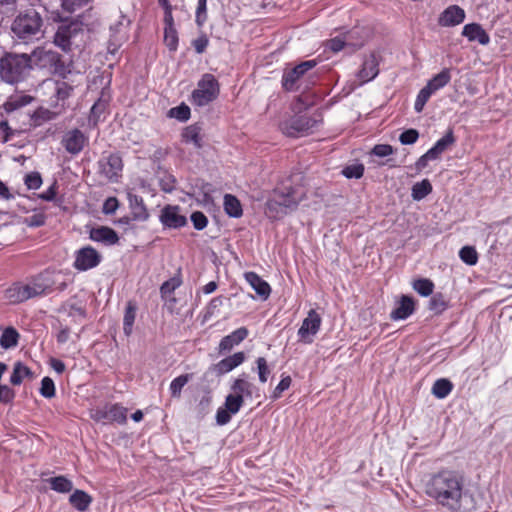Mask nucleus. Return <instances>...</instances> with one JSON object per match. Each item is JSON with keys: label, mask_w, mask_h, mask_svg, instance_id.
<instances>
[{"label": "nucleus", "mask_w": 512, "mask_h": 512, "mask_svg": "<svg viewBox=\"0 0 512 512\" xmlns=\"http://www.w3.org/2000/svg\"><path fill=\"white\" fill-rule=\"evenodd\" d=\"M24 284H14L6 290V298L11 303H21L29 299V294H26Z\"/></svg>", "instance_id": "obj_34"}, {"label": "nucleus", "mask_w": 512, "mask_h": 512, "mask_svg": "<svg viewBox=\"0 0 512 512\" xmlns=\"http://www.w3.org/2000/svg\"><path fill=\"white\" fill-rule=\"evenodd\" d=\"M419 138V132L416 129H408L402 132L399 136V141L403 145L414 144Z\"/></svg>", "instance_id": "obj_60"}, {"label": "nucleus", "mask_w": 512, "mask_h": 512, "mask_svg": "<svg viewBox=\"0 0 512 512\" xmlns=\"http://www.w3.org/2000/svg\"><path fill=\"white\" fill-rule=\"evenodd\" d=\"M393 153L394 149L389 144H377L371 150V154L377 157H387Z\"/></svg>", "instance_id": "obj_63"}, {"label": "nucleus", "mask_w": 512, "mask_h": 512, "mask_svg": "<svg viewBox=\"0 0 512 512\" xmlns=\"http://www.w3.org/2000/svg\"><path fill=\"white\" fill-rule=\"evenodd\" d=\"M413 289L421 296L427 297L433 293L434 283L427 278L417 279L413 282Z\"/></svg>", "instance_id": "obj_43"}, {"label": "nucleus", "mask_w": 512, "mask_h": 512, "mask_svg": "<svg viewBox=\"0 0 512 512\" xmlns=\"http://www.w3.org/2000/svg\"><path fill=\"white\" fill-rule=\"evenodd\" d=\"M164 42L170 51H176L178 47V33L176 28H164Z\"/></svg>", "instance_id": "obj_48"}, {"label": "nucleus", "mask_w": 512, "mask_h": 512, "mask_svg": "<svg viewBox=\"0 0 512 512\" xmlns=\"http://www.w3.org/2000/svg\"><path fill=\"white\" fill-rule=\"evenodd\" d=\"M245 280L251 285V287L255 290V292L264 300H266L271 293L270 285L263 280L257 273L255 272H246L244 274Z\"/></svg>", "instance_id": "obj_24"}, {"label": "nucleus", "mask_w": 512, "mask_h": 512, "mask_svg": "<svg viewBox=\"0 0 512 512\" xmlns=\"http://www.w3.org/2000/svg\"><path fill=\"white\" fill-rule=\"evenodd\" d=\"M248 378L247 373H242L233 380L230 387L233 393L240 395L243 399L252 398L255 392H258V388Z\"/></svg>", "instance_id": "obj_17"}, {"label": "nucleus", "mask_w": 512, "mask_h": 512, "mask_svg": "<svg viewBox=\"0 0 512 512\" xmlns=\"http://www.w3.org/2000/svg\"><path fill=\"white\" fill-rule=\"evenodd\" d=\"M456 142L453 129H448L445 135L436 141V143L429 149V156L438 159L442 153L449 149Z\"/></svg>", "instance_id": "obj_26"}, {"label": "nucleus", "mask_w": 512, "mask_h": 512, "mask_svg": "<svg viewBox=\"0 0 512 512\" xmlns=\"http://www.w3.org/2000/svg\"><path fill=\"white\" fill-rule=\"evenodd\" d=\"M244 399L240 395L230 393L225 398L224 407L227 408L232 414H236L243 406Z\"/></svg>", "instance_id": "obj_44"}, {"label": "nucleus", "mask_w": 512, "mask_h": 512, "mask_svg": "<svg viewBox=\"0 0 512 512\" xmlns=\"http://www.w3.org/2000/svg\"><path fill=\"white\" fill-rule=\"evenodd\" d=\"M465 19V11L458 5L447 7L438 18V24L442 27H452L461 24Z\"/></svg>", "instance_id": "obj_14"}, {"label": "nucleus", "mask_w": 512, "mask_h": 512, "mask_svg": "<svg viewBox=\"0 0 512 512\" xmlns=\"http://www.w3.org/2000/svg\"><path fill=\"white\" fill-rule=\"evenodd\" d=\"M449 307V301L444 297L441 293L434 294L428 305V309L434 314V315H440L445 310H447Z\"/></svg>", "instance_id": "obj_36"}, {"label": "nucleus", "mask_w": 512, "mask_h": 512, "mask_svg": "<svg viewBox=\"0 0 512 512\" xmlns=\"http://www.w3.org/2000/svg\"><path fill=\"white\" fill-rule=\"evenodd\" d=\"M43 19L34 9L20 12L13 20L11 30L13 34L25 42L39 39L43 34Z\"/></svg>", "instance_id": "obj_5"}, {"label": "nucleus", "mask_w": 512, "mask_h": 512, "mask_svg": "<svg viewBox=\"0 0 512 512\" xmlns=\"http://www.w3.org/2000/svg\"><path fill=\"white\" fill-rule=\"evenodd\" d=\"M346 46V41L342 37H334L327 41L326 48L334 53L341 51Z\"/></svg>", "instance_id": "obj_64"}, {"label": "nucleus", "mask_w": 512, "mask_h": 512, "mask_svg": "<svg viewBox=\"0 0 512 512\" xmlns=\"http://www.w3.org/2000/svg\"><path fill=\"white\" fill-rule=\"evenodd\" d=\"M31 60L39 69L63 79L71 73L72 61L65 60L60 53L51 49L36 48L31 55Z\"/></svg>", "instance_id": "obj_4"}, {"label": "nucleus", "mask_w": 512, "mask_h": 512, "mask_svg": "<svg viewBox=\"0 0 512 512\" xmlns=\"http://www.w3.org/2000/svg\"><path fill=\"white\" fill-rule=\"evenodd\" d=\"M57 117V113L51 111L45 107H38L31 115H30V125L33 127H39L46 122H49Z\"/></svg>", "instance_id": "obj_29"}, {"label": "nucleus", "mask_w": 512, "mask_h": 512, "mask_svg": "<svg viewBox=\"0 0 512 512\" xmlns=\"http://www.w3.org/2000/svg\"><path fill=\"white\" fill-rule=\"evenodd\" d=\"M246 359L245 353L240 351L236 352L233 355H230L218 363H216L213 367V370L217 373V375H224L240 366Z\"/></svg>", "instance_id": "obj_21"}, {"label": "nucleus", "mask_w": 512, "mask_h": 512, "mask_svg": "<svg viewBox=\"0 0 512 512\" xmlns=\"http://www.w3.org/2000/svg\"><path fill=\"white\" fill-rule=\"evenodd\" d=\"M220 93V85L214 75L205 73L197 83V88L192 92V103L203 107L213 102Z\"/></svg>", "instance_id": "obj_6"}, {"label": "nucleus", "mask_w": 512, "mask_h": 512, "mask_svg": "<svg viewBox=\"0 0 512 512\" xmlns=\"http://www.w3.org/2000/svg\"><path fill=\"white\" fill-rule=\"evenodd\" d=\"M192 376V374H183L173 379L169 387L171 396L180 397L182 388L192 379Z\"/></svg>", "instance_id": "obj_42"}, {"label": "nucleus", "mask_w": 512, "mask_h": 512, "mask_svg": "<svg viewBox=\"0 0 512 512\" xmlns=\"http://www.w3.org/2000/svg\"><path fill=\"white\" fill-rule=\"evenodd\" d=\"M321 323V316L314 309L309 310L307 317L302 321V325L298 329L299 341L311 344L314 336L320 330Z\"/></svg>", "instance_id": "obj_12"}, {"label": "nucleus", "mask_w": 512, "mask_h": 512, "mask_svg": "<svg viewBox=\"0 0 512 512\" xmlns=\"http://www.w3.org/2000/svg\"><path fill=\"white\" fill-rule=\"evenodd\" d=\"M432 192V185L428 179L417 182L412 187L413 200L420 201Z\"/></svg>", "instance_id": "obj_39"}, {"label": "nucleus", "mask_w": 512, "mask_h": 512, "mask_svg": "<svg viewBox=\"0 0 512 512\" xmlns=\"http://www.w3.org/2000/svg\"><path fill=\"white\" fill-rule=\"evenodd\" d=\"M415 310V302L412 297L401 296L397 307L391 312L390 317L393 320H405L413 314Z\"/></svg>", "instance_id": "obj_23"}, {"label": "nucleus", "mask_w": 512, "mask_h": 512, "mask_svg": "<svg viewBox=\"0 0 512 512\" xmlns=\"http://www.w3.org/2000/svg\"><path fill=\"white\" fill-rule=\"evenodd\" d=\"M201 128L197 125H190L182 132L183 141L192 143L196 148L202 147V138L200 136Z\"/></svg>", "instance_id": "obj_35"}, {"label": "nucleus", "mask_w": 512, "mask_h": 512, "mask_svg": "<svg viewBox=\"0 0 512 512\" xmlns=\"http://www.w3.org/2000/svg\"><path fill=\"white\" fill-rule=\"evenodd\" d=\"M78 30V24H69L59 26L54 36V43L63 51H69L72 45V38Z\"/></svg>", "instance_id": "obj_16"}, {"label": "nucleus", "mask_w": 512, "mask_h": 512, "mask_svg": "<svg viewBox=\"0 0 512 512\" xmlns=\"http://www.w3.org/2000/svg\"><path fill=\"white\" fill-rule=\"evenodd\" d=\"M308 189L302 173H294L281 180L266 202V214L279 218L297 209L307 197Z\"/></svg>", "instance_id": "obj_2"}, {"label": "nucleus", "mask_w": 512, "mask_h": 512, "mask_svg": "<svg viewBox=\"0 0 512 512\" xmlns=\"http://www.w3.org/2000/svg\"><path fill=\"white\" fill-rule=\"evenodd\" d=\"M57 194V182L55 181L46 191L38 194V198L44 201H56L57 205H61L62 200L55 199Z\"/></svg>", "instance_id": "obj_62"}, {"label": "nucleus", "mask_w": 512, "mask_h": 512, "mask_svg": "<svg viewBox=\"0 0 512 512\" xmlns=\"http://www.w3.org/2000/svg\"><path fill=\"white\" fill-rule=\"evenodd\" d=\"M460 259L467 265L473 266L478 262V254L473 246H464L459 251Z\"/></svg>", "instance_id": "obj_45"}, {"label": "nucleus", "mask_w": 512, "mask_h": 512, "mask_svg": "<svg viewBox=\"0 0 512 512\" xmlns=\"http://www.w3.org/2000/svg\"><path fill=\"white\" fill-rule=\"evenodd\" d=\"M207 20V0H198L196 9V24L201 27Z\"/></svg>", "instance_id": "obj_56"}, {"label": "nucleus", "mask_w": 512, "mask_h": 512, "mask_svg": "<svg viewBox=\"0 0 512 512\" xmlns=\"http://www.w3.org/2000/svg\"><path fill=\"white\" fill-rule=\"evenodd\" d=\"M224 210L230 217L233 218H239L243 214L240 201L236 196L231 194H226L224 196Z\"/></svg>", "instance_id": "obj_31"}, {"label": "nucleus", "mask_w": 512, "mask_h": 512, "mask_svg": "<svg viewBox=\"0 0 512 512\" xmlns=\"http://www.w3.org/2000/svg\"><path fill=\"white\" fill-rule=\"evenodd\" d=\"M258 378L261 383H265L268 380V376L271 372L268 367L267 360L264 357H258L256 360Z\"/></svg>", "instance_id": "obj_53"}, {"label": "nucleus", "mask_w": 512, "mask_h": 512, "mask_svg": "<svg viewBox=\"0 0 512 512\" xmlns=\"http://www.w3.org/2000/svg\"><path fill=\"white\" fill-rule=\"evenodd\" d=\"M136 317V306L129 302L126 306L123 318V331L126 336H129L133 330V324Z\"/></svg>", "instance_id": "obj_41"}, {"label": "nucleus", "mask_w": 512, "mask_h": 512, "mask_svg": "<svg viewBox=\"0 0 512 512\" xmlns=\"http://www.w3.org/2000/svg\"><path fill=\"white\" fill-rule=\"evenodd\" d=\"M462 35L466 37L470 42H478L483 46L490 43L489 34L478 23H469L464 25L462 29Z\"/></svg>", "instance_id": "obj_20"}, {"label": "nucleus", "mask_w": 512, "mask_h": 512, "mask_svg": "<svg viewBox=\"0 0 512 512\" xmlns=\"http://www.w3.org/2000/svg\"><path fill=\"white\" fill-rule=\"evenodd\" d=\"M428 497L449 512H462L468 491L463 473L452 469H441L431 475L425 486Z\"/></svg>", "instance_id": "obj_1"}, {"label": "nucleus", "mask_w": 512, "mask_h": 512, "mask_svg": "<svg viewBox=\"0 0 512 512\" xmlns=\"http://www.w3.org/2000/svg\"><path fill=\"white\" fill-rule=\"evenodd\" d=\"M34 100L35 98L28 94H14L7 98L2 108L6 113H12L30 105Z\"/></svg>", "instance_id": "obj_25"}, {"label": "nucleus", "mask_w": 512, "mask_h": 512, "mask_svg": "<svg viewBox=\"0 0 512 512\" xmlns=\"http://www.w3.org/2000/svg\"><path fill=\"white\" fill-rule=\"evenodd\" d=\"M170 116L180 121H187L190 117V108L185 104L174 107L170 110Z\"/></svg>", "instance_id": "obj_58"}, {"label": "nucleus", "mask_w": 512, "mask_h": 512, "mask_svg": "<svg viewBox=\"0 0 512 512\" xmlns=\"http://www.w3.org/2000/svg\"><path fill=\"white\" fill-rule=\"evenodd\" d=\"M181 279L179 277H173L162 283L160 287V293L162 297H167L172 294L180 285Z\"/></svg>", "instance_id": "obj_49"}, {"label": "nucleus", "mask_w": 512, "mask_h": 512, "mask_svg": "<svg viewBox=\"0 0 512 512\" xmlns=\"http://www.w3.org/2000/svg\"><path fill=\"white\" fill-rule=\"evenodd\" d=\"M432 95V92L429 91L425 86L419 91L414 104V109L417 113L422 112L425 104Z\"/></svg>", "instance_id": "obj_52"}, {"label": "nucleus", "mask_w": 512, "mask_h": 512, "mask_svg": "<svg viewBox=\"0 0 512 512\" xmlns=\"http://www.w3.org/2000/svg\"><path fill=\"white\" fill-rule=\"evenodd\" d=\"M89 143V137L80 129L66 131L61 138V145L70 155L80 154Z\"/></svg>", "instance_id": "obj_10"}, {"label": "nucleus", "mask_w": 512, "mask_h": 512, "mask_svg": "<svg viewBox=\"0 0 512 512\" xmlns=\"http://www.w3.org/2000/svg\"><path fill=\"white\" fill-rule=\"evenodd\" d=\"M98 173L107 181L116 183L122 175L123 160L119 153L102 156L98 162Z\"/></svg>", "instance_id": "obj_9"}, {"label": "nucleus", "mask_w": 512, "mask_h": 512, "mask_svg": "<svg viewBox=\"0 0 512 512\" xmlns=\"http://www.w3.org/2000/svg\"><path fill=\"white\" fill-rule=\"evenodd\" d=\"M317 62L315 60L303 61L291 69H285L282 75V87L286 91H296L301 87V83L311 71Z\"/></svg>", "instance_id": "obj_8"}, {"label": "nucleus", "mask_w": 512, "mask_h": 512, "mask_svg": "<svg viewBox=\"0 0 512 512\" xmlns=\"http://www.w3.org/2000/svg\"><path fill=\"white\" fill-rule=\"evenodd\" d=\"M19 340V333L13 327L6 328L0 337V346L3 349H10L17 346Z\"/></svg>", "instance_id": "obj_37"}, {"label": "nucleus", "mask_w": 512, "mask_h": 512, "mask_svg": "<svg viewBox=\"0 0 512 512\" xmlns=\"http://www.w3.org/2000/svg\"><path fill=\"white\" fill-rule=\"evenodd\" d=\"M249 334V331L246 327H240L223 337L219 343L218 351L220 354H224L226 352H230L235 346L239 345L242 341H244Z\"/></svg>", "instance_id": "obj_19"}, {"label": "nucleus", "mask_w": 512, "mask_h": 512, "mask_svg": "<svg viewBox=\"0 0 512 512\" xmlns=\"http://www.w3.org/2000/svg\"><path fill=\"white\" fill-rule=\"evenodd\" d=\"M40 394L45 398H52L55 395V385L50 377L41 380Z\"/></svg>", "instance_id": "obj_55"}, {"label": "nucleus", "mask_w": 512, "mask_h": 512, "mask_svg": "<svg viewBox=\"0 0 512 512\" xmlns=\"http://www.w3.org/2000/svg\"><path fill=\"white\" fill-rule=\"evenodd\" d=\"M127 408L120 404L108 405L109 422H117L118 424H125L127 421Z\"/></svg>", "instance_id": "obj_38"}, {"label": "nucleus", "mask_w": 512, "mask_h": 512, "mask_svg": "<svg viewBox=\"0 0 512 512\" xmlns=\"http://www.w3.org/2000/svg\"><path fill=\"white\" fill-rule=\"evenodd\" d=\"M191 222L194 226V228L198 231H201L203 230L204 228H206L207 224H208V218L206 217V215L201 212V211H195L191 214Z\"/></svg>", "instance_id": "obj_57"}, {"label": "nucleus", "mask_w": 512, "mask_h": 512, "mask_svg": "<svg viewBox=\"0 0 512 512\" xmlns=\"http://www.w3.org/2000/svg\"><path fill=\"white\" fill-rule=\"evenodd\" d=\"M24 184L29 190H37L42 185V177L39 172H30L24 177Z\"/></svg>", "instance_id": "obj_50"}, {"label": "nucleus", "mask_w": 512, "mask_h": 512, "mask_svg": "<svg viewBox=\"0 0 512 512\" xmlns=\"http://www.w3.org/2000/svg\"><path fill=\"white\" fill-rule=\"evenodd\" d=\"M89 238L106 246H112L119 242L117 232L108 226L92 228L89 232Z\"/></svg>", "instance_id": "obj_18"}, {"label": "nucleus", "mask_w": 512, "mask_h": 512, "mask_svg": "<svg viewBox=\"0 0 512 512\" xmlns=\"http://www.w3.org/2000/svg\"><path fill=\"white\" fill-rule=\"evenodd\" d=\"M55 85V97L58 101H65L72 95L74 88L67 82L56 81Z\"/></svg>", "instance_id": "obj_46"}, {"label": "nucleus", "mask_w": 512, "mask_h": 512, "mask_svg": "<svg viewBox=\"0 0 512 512\" xmlns=\"http://www.w3.org/2000/svg\"><path fill=\"white\" fill-rule=\"evenodd\" d=\"M342 174L348 179H359L364 174V166L360 163L348 165L342 170Z\"/></svg>", "instance_id": "obj_51"}, {"label": "nucleus", "mask_w": 512, "mask_h": 512, "mask_svg": "<svg viewBox=\"0 0 512 512\" xmlns=\"http://www.w3.org/2000/svg\"><path fill=\"white\" fill-rule=\"evenodd\" d=\"M24 223L28 227H33V228L41 227V226L45 225V223H46V216L44 213H35L29 217H26L24 220Z\"/></svg>", "instance_id": "obj_61"}, {"label": "nucleus", "mask_w": 512, "mask_h": 512, "mask_svg": "<svg viewBox=\"0 0 512 512\" xmlns=\"http://www.w3.org/2000/svg\"><path fill=\"white\" fill-rule=\"evenodd\" d=\"M51 282V272L45 271L39 274L32 282L36 293L40 295L48 294L53 292L52 283Z\"/></svg>", "instance_id": "obj_30"}, {"label": "nucleus", "mask_w": 512, "mask_h": 512, "mask_svg": "<svg viewBox=\"0 0 512 512\" xmlns=\"http://www.w3.org/2000/svg\"><path fill=\"white\" fill-rule=\"evenodd\" d=\"M74 257L73 267L81 272L97 267L102 260L101 254L92 246L78 249L75 251Z\"/></svg>", "instance_id": "obj_11"}, {"label": "nucleus", "mask_w": 512, "mask_h": 512, "mask_svg": "<svg viewBox=\"0 0 512 512\" xmlns=\"http://www.w3.org/2000/svg\"><path fill=\"white\" fill-rule=\"evenodd\" d=\"M50 488L58 493H68L73 488L71 480L65 476H56L49 479Z\"/></svg>", "instance_id": "obj_40"}, {"label": "nucleus", "mask_w": 512, "mask_h": 512, "mask_svg": "<svg viewBox=\"0 0 512 512\" xmlns=\"http://www.w3.org/2000/svg\"><path fill=\"white\" fill-rule=\"evenodd\" d=\"M107 107V103L101 99L96 101L90 110V121H92L94 124H97V122L100 119V116L105 112Z\"/></svg>", "instance_id": "obj_54"}, {"label": "nucleus", "mask_w": 512, "mask_h": 512, "mask_svg": "<svg viewBox=\"0 0 512 512\" xmlns=\"http://www.w3.org/2000/svg\"><path fill=\"white\" fill-rule=\"evenodd\" d=\"M451 80V70L443 68L438 74L431 78L425 87L434 94L438 90L445 87Z\"/></svg>", "instance_id": "obj_27"}, {"label": "nucleus", "mask_w": 512, "mask_h": 512, "mask_svg": "<svg viewBox=\"0 0 512 512\" xmlns=\"http://www.w3.org/2000/svg\"><path fill=\"white\" fill-rule=\"evenodd\" d=\"M320 120L309 115L293 116L282 121L279 125L283 134L288 137H300L312 133L319 125Z\"/></svg>", "instance_id": "obj_7"}, {"label": "nucleus", "mask_w": 512, "mask_h": 512, "mask_svg": "<svg viewBox=\"0 0 512 512\" xmlns=\"http://www.w3.org/2000/svg\"><path fill=\"white\" fill-rule=\"evenodd\" d=\"M128 202L132 219L134 221L144 222L149 218L148 210L141 196L128 193Z\"/></svg>", "instance_id": "obj_22"}, {"label": "nucleus", "mask_w": 512, "mask_h": 512, "mask_svg": "<svg viewBox=\"0 0 512 512\" xmlns=\"http://www.w3.org/2000/svg\"><path fill=\"white\" fill-rule=\"evenodd\" d=\"M31 56L5 53L0 58V79L9 85L23 82L32 69Z\"/></svg>", "instance_id": "obj_3"}, {"label": "nucleus", "mask_w": 512, "mask_h": 512, "mask_svg": "<svg viewBox=\"0 0 512 512\" xmlns=\"http://www.w3.org/2000/svg\"><path fill=\"white\" fill-rule=\"evenodd\" d=\"M92 497L83 490H75L69 497L70 504L80 512L86 511L92 503Z\"/></svg>", "instance_id": "obj_28"}, {"label": "nucleus", "mask_w": 512, "mask_h": 512, "mask_svg": "<svg viewBox=\"0 0 512 512\" xmlns=\"http://www.w3.org/2000/svg\"><path fill=\"white\" fill-rule=\"evenodd\" d=\"M291 382L292 380L290 376L283 377L272 392L271 399L276 400L280 398L282 393L289 389Z\"/></svg>", "instance_id": "obj_59"}, {"label": "nucleus", "mask_w": 512, "mask_h": 512, "mask_svg": "<svg viewBox=\"0 0 512 512\" xmlns=\"http://www.w3.org/2000/svg\"><path fill=\"white\" fill-rule=\"evenodd\" d=\"M453 390V383L447 378L437 379L431 389L432 394L438 399L446 398Z\"/></svg>", "instance_id": "obj_32"}, {"label": "nucleus", "mask_w": 512, "mask_h": 512, "mask_svg": "<svg viewBox=\"0 0 512 512\" xmlns=\"http://www.w3.org/2000/svg\"><path fill=\"white\" fill-rule=\"evenodd\" d=\"M159 219L164 227L170 229H178L187 224V218L181 214V208L178 205L163 207Z\"/></svg>", "instance_id": "obj_13"}, {"label": "nucleus", "mask_w": 512, "mask_h": 512, "mask_svg": "<svg viewBox=\"0 0 512 512\" xmlns=\"http://www.w3.org/2000/svg\"><path fill=\"white\" fill-rule=\"evenodd\" d=\"M379 63L375 54L371 53L363 60L361 69L357 73L360 84L373 80L379 73Z\"/></svg>", "instance_id": "obj_15"}, {"label": "nucleus", "mask_w": 512, "mask_h": 512, "mask_svg": "<svg viewBox=\"0 0 512 512\" xmlns=\"http://www.w3.org/2000/svg\"><path fill=\"white\" fill-rule=\"evenodd\" d=\"M62 272L52 273L51 272V282L53 291L62 292L67 289L68 285L73 282V279L67 274V278L63 280H59V276Z\"/></svg>", "instance_id": "obj_47"}, {"label": "nucleus", "mask_w": 512, "mask_h": 512, "mask_svg": "<svg viewBox=\"0 0 512 512\" xmlns=\"http://www.w3.org/2000/svg\"><path fill=\"white\" fill-rule=\"evenodd\" d=\"M33 372L29 367L22 362H16L13 367V372L10 376V382L13 385H20L24 378H32Z\"/></svg>", "instance_id": "obj_33"}]
</instances>
